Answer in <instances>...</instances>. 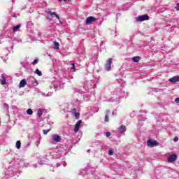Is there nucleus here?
Wrapping results in <instances>:
<instances>
[{
  "label": "nucleus",
  "mask_w": 179,
  "mask_h": 179,
  "mask_svg": "<svg viewBox=\"0 0 179 179\" xmlns=\"http://www.w3.org/2000/svg\"><path fill=\"white\" fill-rule=\"evenodd\" d=\"M147 145L148 148H155V146H159V143L155 140H148Z\"/></svg>",
  "instance_id": "nucleus-2"
},
{
  "label": "nucleus",
  "mask_w": 179,
  "mask_h": 179,
  "mask_svg": "<svg viewBox=\"0 0 179 179\" xmlns=\"http://www.w3.org/2000/svg\"><path fill=\"white\" fill-rule=\"evenodd\" d=\"M176 160H177V155H170L169 157L168 158L169 163H174Z\"/></svg>",
  "instance_id": "nucleus-8"
},
{
  "label": "nucleus",
  "mask_w": 179,
  "mask_h": 179,
  "mask_svg": "<svg viewBox=\"0 0 179 179\" xmlns=\"http://www.w3.org/2000/svg\"><path fill=\"white\" fill-rule=\"evenodd\" d=\"M4 110H8L9 108V105L4 103L3 105Z\"/></svg>",
  "instance_id": "nucleus-27"
},
{
  "label": "nucleus",
  "mask_w": 179,
  "mask_h": 179,
  "mask_svg": "<svg viewBox=\"0 0 179 179\" xmlns=\"http://www.w3.org/2000/svg\"><path fill=\"white\" fill-rule=\"evenodd\" d=\"M19 29H20V25H17L13 27V30L14 31V33H16V31H17V30H19Z\"/></svg>",
  "instance_id": "nucleus-20"
},
{
  "label": "nucleus",
  "mask_w": 179,
  "mask_h": 179,
  "mask_svg": "<svg viewBox=\"0 0 179 179\" xmlns=\"http://www.w3.org/2000/svg\"><path fill=\"white\" fill-rule=\"evenodd\" d=\"M71 69L73 71V72H75V71H76L75 69V64H71Z\"/></svg>",
  "instance_id": "nucleus-25"
},
{
  "label": "nucleus",
  "mask_w": 179,
  "mask_h": 179,
  "mask_svg": "<svg viewBox=\"0 0 179 179\" xmlns=\"http://www.w3.org/2000/svg\"><path fill=\"white\" fill-rule=\"evenodd\" d=\"M108 114H110L109 110H106V112L105 122H108Z\"/></svg>",
  "instance_id": "nucleus-17"
},
{
  "label": "nucleus",
  "mask_w": 179,
  "mask_h": 179,
  "mask_svg": "<svg viewBox=\"0 0 179 179\" xmlns=\"http://www.w3.org/2000/svg\"><path fill=\"white\" fill-rule=\"evenodd\" d=\"M0 124H1V117H0Z\"/></svg>",
  "instance_id": "nucleus-41"
},
{
  "label": "nucleus",
  "mask_w": 179,
  "mask_h": 179,
  "mask_svg": "<svg viewBox=\"0 0 179 179\" xmlns=\"http://www.w3.org/2000/svg\"><path fill=\"white\" fill-rule=\"evenodd\" d=\"M27 146H30V144H28Z\"/></svg>",
  "instance_id": "nucleus-40"
},
{
  "label": "nucleus",
  "mask_w": 179,
  "mask_h": 179,
  "mask_svg": "<svg viewBox=\"0 0 179 179\" xmlns=\"http://www.w3.org/2000/svg\"><path fill=\"white\" fill-rule=\"evenodd\" d=\"M52 139L54 142H61V136L57 134L52 135Z\"/></svg>",
  "instance_id": "nucleus-9"
},
{
  "label": "nucleus",
  "mask_w": 179,
  "mask_h": 179,
  "mask_svg": "<svg viewBox=\"0 0 179 179\" xmlns=\"http://www.w3.org/2000/svg\"><path fill=\"white\" fill-rule=\"evenodd\" d=\"M35 73L36 75H38V76H42L43 73H41V71H40V70H38V69H36L35 70Z\"/></svg>",
  "instance_id": "nucleus-19"
},
{
  "label": "nucleus",
  "mask_w": 179,
  "mask_h": 179,
  "mask_svg": "<svg viewBox=\"0 0 179 179\" xmlns=\"http://www.w3.org/2000/svg\"><path fill=\"white\" fill-rule=\"evenodd\" d=\"M145 20H149V15H143L136 17V22H145Z\"/></svg>",
  "instance_id": "nucleus-3"
},
{
  "label": "nucleus",
  "mask_w": 179,
  "mask_h": 179,
  "mask_svg": "<svg viewBox=\"0 0 179 179\" xmlns=\"http://www.w3.org/2000/svg\"><path fill=\"white\" fill-rule=\"evenodd\" d=\"M117 131L120 132V134H124V132L127 131V127H125L124 125H122L120 127V128H118Z\"/></svg>",
  "instance_id": "nucleus-14"
},
{
  "label": "nucleus",
  "mask_w": 179,
  "mask_h": 179,
  "mask_svg": "<svg viewBox=\"0 0 179 179\" xmlns=\"http://www.w3.org/2000/svg\"><path fill=\"white\" fill-rule=\"evenodd\" d=\"M175 101H176V103H179V98H176V99H175Z\"/></svg>",
  "instance_id": "nucleus-35"
},
{
  "label": "nucleus",
  "mask_w": 179,
  "mask_h": 179,
  "mask_svg": "<svg viewBox=\"0 0 179 179\" xmlns=\"http://www.w3.org/2000/svg\"><path fill=\"white\" fill-rule=\"evenodd\" d=\"M176 10H179V3H177V6L176 7Z\"/></svg>",
  "instance_id": "nucleus-34"
},
{
  "label": "nucleus",
  "mask_w": 179,
  "mask_h": 179,
  "mask_svg": "<svg viewBox=\"0 0 179 179\" xmlns=\"http://www.w3.org/2000/svg\"><path fill=\"white\" fill-rule=\"evenodd\" d=\"M66 1H68V0H64V2H66Z\"/></svg>",
  "instance_id": "nucleus-39"
},
{
  "label": "nucleus",
  "mask_w": 179,
  "mask_h": 179,
  "mask_svg": "<svg viewBox=\"0 0 179 179\" xmlns=\"http://www.w3.org/2000/svg\"><path fill=\"white\" fill-rule=\"evenodd\" d=\"M38 117H41V115H43V110H41V109L38 110Z\"/></svg>",
  "instance_id": "nucleus-24"
},
{
  "label": "nucleus",
  "mask_w": 179,
  "mask_h": 179,
  "mask_svg": "<svg viewBox=\"0 0 179 179\" xmlns=\"http://www.w3.org/2000/svg\"><path fill=\"white\" fill-rule=\"evenodd\" d=\"M96 20H97L96 17L90 16L86 19L85 23L86 24H90V23H93V22H96Z\"/></svg>",
  "instance_id": "nucleus-7"
},
{
  "label": "nucleus",
  "mask_w": 179,
  "mask_h": 179,
  "mask_svg": "<svg viewBox=\"0 0 179 179\" xmlns=\"http://www.w3.org/2000/svg\"><path fill=\"white\" fill-rule=\"evenodd\" d=\"M52 93L51 92H48V94H45V93L42 94V96L43 97H50V96H52Z\"/></svg>",
  "instance_id": "nucleus-22"
},
{
  "label": "nucleus",
  "mask_w": 179,
  "mask_h": 179,
  "mask_svg": "<svg viewBox=\"0 0 179 179\" xmlns=\"http://www.w3.org/2000/svg\"><path fill=\"white\" fill-rule=\"evenodd\" d=\"M50 131H51V129L48 130H43V134L47 135V134H48Z\"/></svg>",
  "instance_id": "nucleus-26"
},
{
  "label": "nucleus",
  "mask_w": 179,
  "mask_h": 179,
  "mask_svg": "<svg viewBox=\"0 0 179 179\" xmlns=\"http://www.w3.org/2000/svg\"><path fill=\"white\" fill-rule=\"evenodd\" d=\"M53 45H54L55 50H59V43L58 42L54 41Z\"/></svg>",
  "instance_id": "nucleus-15"
},
{
  "label": "nucleus",
  "mask_w": 179,
  "mask_h": 179,
  "mask_svg": "<svg viewBox=\"0 0 179 179\" xmlns=\"http://www.w3.org/2000/svg\"><path fill=\"white\" fill-rule=\"evenodd\" d=\"M26 85H27V82L26 81V79H22L20 82L19 88L22 89V87H24V86H26Z\"/></svg>",
  "instance_id": "nucleus-12"
},
{
  "label": "nucleus",
  "mask_w": 179,
  "mask_h": 179,
  "mask_svg": "<svg viewBox=\"0 0 179 179\" xmlns=\"http://www.w3.org/2000/svg\"><path fill=\"white\" fill-rule=\"evenodd\" d=\"M140 59H141V57L136 56V57H133L134 62H138V61H140Z\"/></svg>",
  "instance_id": "nucleus-21"
},
{
  "label": "nucleus",
  "mask_w": 179,
  "mask_h": 179,
  "mask_svg": "<svg viewBox=\"0 0 179 179\" xmlns=\"http://www.w3.org/2000/svg\"><path fill=\"white\" fill-rule=\"evenodd\" d=\"M174 142H178V137H175L173 138Z\"/></svg>",
  "instance_id": "nucleus-33"
},
{
  "label": "nucleus",
  "mask_w": 179,
  "mask_h": 179,
  "mask_svg": "<svg viewBox=\"0 0 179 179\" xmlns=\"http://www.w3.org/2000/svg\"><path fill=\"white\" fill-rule=\"evenodd\" d=\"M76 108H73L71 110V113L73 114L74 115L76 114Z\"/></svg>",
  "instance_id": "nucleus-28"
},
{
  "label": "nucleus",
  "mask_w": 179,
  "mask_h": 179,
  "mask_svg": "<svg viewBox=\"0 0 179 179\" xmlns=\"http://www.w3.org/2000/svg\"><path fill=\"white\" fill-rule=\"evenodd\" d=\"M81 124H82V120H78V122L76 124L75 127H74V131L76 133L79 131Z\"/></svg>",
  "instance_id": "nucleus-10"
},
{
  "label": "nucleus",
  "mask_w": 179,
  "mask_h": 179,
  "mask_svg": "<svg viewBox=\"0 0 179 179\" xmlns=\"http://www.w3.org/2000/svg\"><path fill=\"white\" fill-rule=\"evenodd\" d=\"M169 82H171V83H177V82H179V76H174L170 78Z\"/></svg>",
  "instance_id": "nucleus-11"
},
{
  "label": "nucleus",
  "mask_w": 179,
  "mask_h": 179,
  "mask_svg": "<svg viewBox=\"0 0 179 179\" xmlns=\"http://www.w3.org/2000/svg\"><path fill=\"white\" fill-rule=\"evenodd\" d=\"M90 152V150H87V152L89 153Z\"/></svg>",
  "instance_id": "nucleus-37"
},
{
  "label": "nucleus",
  "mask_w": 179,
  "mask_h": 179,
  "mask_svg": "<svg viewBox=\"0 0 179 179\" xmlns=\"http://www.w3.org/2000/svg\"><path fill=\"white\" fill-rule=\"evenodd\" d=\"M115 92L118 97H121L122 99H127L128 97V93L125 92V91L121 90L120 89H116Z\"/></svg>",
  "instance_id": "nucleus-1"
},
{
  "label": "nucleus",
  "mask_w": 179,
  "mask_h": 179,
  "mask_svg": "<svg viewBox=\"0 0 179 179\" xmlns=\"http://www.w3.org/2000/svg\"><path fill=\"white\" fill-rule=\"evenodd\" d=\"M109 136H111V133L107 132V133H106V137H107V138H109Z\"/></svg>",
  "instance_id": "nucleus-32"
},
{
  "label": "nucleus",
  "mask_w": 179,
  "mask_h": 179,
  "mask_svg": "<svg viewBox=\"0 0 179 179\" xmlns=\"http://www.w3.org/2000/svg\"><path fill=\"white\" fill-rule=\"evenodd\" d=\"M47 15L49 16H55L56 19L59 20V23H62L61 20H59V16L57 15V13L55 12H52V11H46Z\"/></svg>",
  "instance_id": "nucleus-6"
},
{
  "label": "nucleus",
  "mask_w": 179,
  "mask_h": 179,
  "mask_svg": "<svg viewBox=\"0 0 179 179\" xmlns=\"http://www.w3.org/2000/svg\"><path fill=\"white\" fill-rule=\"evenodd\" d=\"M36 64H38V60L37 59L34 60L33 65H36Z\"/></svg>",
  "instance_id": "nucleus-31"
},
{
  "label": "nucleus",
  "mask_w": 179,
  "mask_h": 179,
  "mask_svg": "<svg viewBox=\"0 0 179 179\" xmlns=\"http://www.w3.org/2000/svg\"><path fill=\"white\" fill-rule=\"evenodd\" d=\"M21 146H22V143H20V141H17L16 142L15 148H17V149H20Z\"/></svg>",
  "instance_id": "nucleus-18"
},
{
  "label": "nucleus",
  "mask_w": 179,
  "mask_h": 179,
  "mask_svg": "<svg viewBox=\"0 0 179 179\" xmlns=\"http://www.w3.org/2000/svg\"><path fill=\"white\" fill-rule=\"evenodd\" d=\"M27 113L28 114V115H31V114H33V110L29 108L27 110Z\"/></svg>",
  "instance_id": "nucleus-23"
},
{
  "label": "nucleus",
  "mask_w": 179,
  "mask_h": 179,
  "mask_svg": "<svg viewBox=\"0 0 179 179\" xmlns=\"http://www.w3.org/2000/svg\"><path fill=\"white\" fill-rule=\"evenodd\" d=\"M74 115H75L76 118L78 120L79 118L80 114H79V113L77 112Z\"/></svg>",
  "instance_id": "nucleus-30"
},
{
  "label": "nucleus",
  "mask_w": 179,
  "mask_h": 179,
  "mask_svg": "<svg viewBox=\"0 0 179 179\" xmlns=\"http://www.w3.org/2000/svg\"><path fill=\"white\" fill-rule=\"evenodd\" d=\"M108 155H109V156H113V155H114V152L113 150H109Z\"/></svg>",
  "instance_id": "nucleus-29"
},
{
  "label": "nucleus",
  "mask_w": 179,
  "mask_h": 179,
  "mask_svg": "<svg viewBox=\"0 0 179 179\" xmlns=\"http://www.w3.org/2000/svg\"><path fill=\"white\" fill-rule=\"evenodd\" d=\"M20 166L22 167H28L29 163H27V160L25 159H21L18 160Z\"/></svg>",
  "instance_id": "nucleus-5"
},
{
  "label": "nucleus",
  "mask_w": 179,
  "mask_h": 179,
  "mask_svg": "<svg viewBox=\"0 0 179 179\" xmlns=\"http://www.w3.org/2000/svg\"><path fill=\"white\" fill-rule=\"evenodd\" d=\"M113 64V59L110 58L107 60L105 64L106 71H111V64Z\"/></svg>",
  "instance_id": "nucleus-4"
},
{
  "label": "nucleus",
  "mask_w": 179,
  "mask_h": 179,
  "mask_svg": "<svg viewBox=\"0 0 179 179\" xmlns=\"http://www.w3.org/2000/svg\"><path fill=\"white\" fill-rule=\"evenodd\" d=\"M59 2H62V0H59Z\"/></svg>",
  "instance_id": "nucleus-38"
},
{
  "label": "nucleus",
  "mask_w": 179,
  "mask_h": 179,
  "mask_svg": "<svg viewBox=\"0 0 179 179\" xmlns=\"http://www.w3.org/2000/svg\"><path fill=\"white\" fill-rule=\"evenodd\" d=\"M1 85H6V78L4 76L1 77V80H0Z\"/></svg>",
  "instance_id": "nucleus-16"
},
{
  "label": "nucleus",
  "mask_w": 179,
  "mask_h": 179,
  "mask_svg": "<svg viewBox=\"0 0 179 179\" xmlns=\"http://www.w3.org/2000/svg\"><path fill=\"white\" fill-rule=\"evenodd\" d=\"M49 22H52V17H48Z\"/></svg>",
  "instance_id": "nucleus-36"
},
{
  "label": "nucleus",
  "mask_w": 179,
  "mask_h": 179,
  "mask_svg": "<svg viewBox=\"0 0 179 179\" xmlns=\"http://www.w3.org/2000/svg\"><path fill=\"white\" fill-rule=\"evenodd\" d=\"M7 176H9L10 177H13V176H15V173L13 172V168H9L8 171L6 173Z\"/></svg>",
  "instance_id": "nucleus-13"
}]
</instances>
